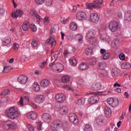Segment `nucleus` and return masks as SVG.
<instances>
[{
    "mask_svg": "<svg viewBox=\"0 0 131 131\" xmlns=\"http://www.w3.org/2000/svg\"><path fill=\"white\" fill-rule=\"evenodd\" d=\"M107 104L112 107H117L119 105V101L117 98H109L107 100Z\"/></svg>",
    "mask_w": 131,
    "mask_h": 131,
    "instance_id": "39448f33",
    "label": "nucleus"
},
{
    "mask_svg": "<svg viewBox=\"0 0 131 131\" xmlns=\"http://www.w3.org/2000/svg\"><path fill=\"white\" fill-rule=\"evenodd\" d=\"M19 46L18 45V43H14L13 49H14V50H18V49H19Z\"/></svg>",
    "mask_w": 131,
    "mask_h": 131,
    "instance_id": "6e6d98bb",
    "label": "nucleus"
},
{
    "mask_svg": "<svg viewBox=\"0 0 131 131\" xmlns=\"http://www.w3.org/2000/svg\"><path fill=\"white\" fill-rule=\"evenodd\" d=\"M45 3V0H35V4L36 5H42Z\"/></svg>",
    "mask_w": 131,
    "mask_h": 131,
    "instance_id": "de8ad7c7",
    "label": "nucleus"
},
{
    "mask_svg": "<svg viewBox=\"0 0 131 131\" xmlns=\"http://www.w3.org/2000/svg\"><path fill=\"white\" fill-rule=\"evenodd\" d=\"M10 128H12V129H15L17 127V125L15 123H13L12 121H10V123H9Z\"/></svg>",
    "mask_w": 131,
    "mask_h": 131,
    "instance_id": "ea45409f",
    "label": "nucleus"
},
{
    "mask_svg": "<svg viewBox=\"0 0 131 131\" xmlns=\"http://www.w3.org/2000/svg\"><path fill=\"white\" fill-rule=\"evenodd\" d=\"M79 69L82 71L86 70V69H89V66L85 64V63L83 62L79 64Z\"/></svg>",
    "mask_w": 131,
    "mask_h": 131,
    "instance_id": "c85d7f7f",
    "label": "nucleus"
},
{
    "mask_svg": "<svg viewBox=\"0 0 131 131\" xmlns=\"http://www.w3.org/2000/svg\"><path fill=\"white\" fill-rule=\"evenodd\" d=\"M96 123L98 125H102L103 124V118L101 117H98V118L96 119Z\"/></svg>",
    "mask_w": 131,
    "mask_h": 131,
    "instance_id": "4c0bfd02",
    "label": "nucleus"
},
{
    "mask_svg": "<svg viewBox=\"0 0 131 131\" xmlns=\"http://www.w3.org/2000/svg\"><path fill=\"white\" fill-rule=\"evenodd\" d=\"M122 69H129L131 67V64L129 62H125L121 65Z\"/></svg>",
    "mask_w": 131,
    "mask_h": 131,
    "instance_id": "7c9ffc66",
    "label": "nucleus"
},
{
    "mask_svg": "<svg viewBox=\"0 0 131 131\" xmlns=\"http://www.w3.org/2000/svg\"><path fill=\"white\" fill-rule=\"evenodd\" d=\"M100 53L102 54V55H104L107 53V51H106L105 49H100Z\"/></svg>",
    "mask_w": 131,
    "mask_h": 131,
    "instance_id": "680f3d73",
    "label": "nucleus"
},
{
    "mask_svg": "<svg viewBox=\"0 0 131 131\" xmlns=\"http://www.w3.org/2000/svg\"><path fill=\"white\" fill-rule=\"evenodd\" d=\"M55 99L57 103H63L66 101V96L63 93H59L55 95Z\"/></svg>",
    "mask_w": 131,
    "mask_h": 131,
    "instance_id": "423d86ee",
    "label": "nucleus"
},
{
    "mask_svg": "<svg viewBox=\"0 0 131 131\" xmlns=\"http://www.w3.org/2000/svg\"><path fill=\"white\" fill-rule=\"evenodd\" d=\"M47 42L49 43V45H51L52 48L53 46H56V40H55V39H54V37H51L48 39H47Z\"/></svg>",
    "mask_w": 131,
    "mask_h": 131,
    "instance_id": "bb28decb",
    "label": "nucleus"
},
{
    "mask_svg": "<svg viewBox=\"0 0 131 131\" xmlns=\"http://www.w3.org/2000/svg\"><path fill=\"white\" fill-rule=\"evenodd\" d=\"M69 119L71 122H72L74 124H78L79 122V120H78V117L74 113H71L69 114Z\"/></svg>",
    "mask_w": 131,
    "mask_h": 131,
    "instance_id": "0eeeda50",
    "label": "nucleus"
},
{
    "mask_svg": "<svg viewBox=\"0 0 131 131\" xmlns=\"http://www.w3.org/2000/svg\"><path fill=\"white\" fill-rule=\"evenodd\" d=\"M90 104H96V102L99 101V97L97 95L91 96L88 100Z\"/></svg>",
    "mask_w": 131,
    "mask_h": 131,
    "instance_id": "dca6fc26",
    "label": "nucleus"
},
{
    "mask_svg": "<svg viewBox=\"0 0 131 131\" xmlns=\"http://www.w3.org/2000/svg\"><path fill=\"white\" fill-rule=\"evenodd\" d=\"M63 88L66 89V90H67L68 91H71L72 89H71V87L68 85H64Z\"/></svg>",
    "mask_w": 131,
    "mask_h": 131,
    "instance_id": "4d7b16f0",
    "label": "nucleus"
},
{
    "mask_svg": "<svg viewBox=\"0 0 131 131\" xmlns=\"http://www.w3.org/2000/svg\"><path fill=\"white\" fill-rule=\"evenodd\" d=\"M124 19L127 22L131 21V11H127L124 14Z\"/></svg>",
    "mask_w": 131,
    "mask_h": 131,
    "instance_id": "4be33fe9",
    "label": "nucleus"
},
{
    "mask_svg": "<svg viewBox=\"0 0 131 131\" xmlns=\"http://www.w3.org/2000/svg\"><path fill=\"white\" fill-rule=\"evenodd\" d=\"M28 80V77L25 75L19 76L18 78V81L21 84H25Z\"/></svg>",
    "mask_w": 131,
    "mask_h": 131,
    "instance_id": "9b49d317",
    "label": "nucleus"
},
{
    "mask_svg": "<svg viewBox=\"0 0 131 131\" xmlns=\"http://www.w3.org/2000/svg\"><path fill=\"white\" fill-rule=\"evenodd\" d=\"M68 54H69V52L68 51V50H64V56L66 57V56H67Z\"/></svg>",
    "mask_w": 131,
    "mask_h": 131,
    "instance_id": "338daca9",
    "label": "nucleus"
},
{
    "mask_svg": "<svg viewBox=\"0 0 131 131\" xmlns=\"http://www.w3.org/2000/svg\"><path fill=\"white\" fill-rule=\"evenodd\" d=\"M50 85V81L48 79H43L40 82V85L43 88L49 86Z\"/></svg>",
    "mask_w": 131,
    "mask_h": 131,
    "instance_id": "a878e982",
    "label": "nucleus"
},
{
    "mask_svg": "<svg viewBox=\"0 0 131 131\" xmlns=\"http://www.w3.org/2000/svg\"><path fill=\"white\" fill-rule=\"evenodd\" d=\"M11 70V68L10 67H5L3 70L4 73H8Z\"/></svg>",
    "mask_w": 131,
    "mask_h": 131,
    "instance_id": "37998d69",
    "label": "nucleus"
},
{
    "mask_svg": "<svg viewBox=\"0 0 131 131\" xmlns=\"http://www.w3.org/2000/svg\"><path fill=\"white\" fill-rule=\"evenodd\" d=\"M10 123H11V121H8L6 122V124L4 125V128L5 130H8V129H10V128H11Z\"/></svg>",
    "mask_w": 131,
    "mask_h": 131,
    "instance_id": "c9c22d12",
    "label": "nucleus"
},
{
    "mask_svg": "<svg viewBox=\"0 0 131 131\" xmlns=\"http://www.w3.org/2000/svg\"><path fill=\"white\" fill-rule=\"evenodd\" d=\"M117 16H118L119 18H122V13H121V12H118L117 13Z\"/></svg>",
    "mask_w": 131,
    "mask_h": 131,
    "instance_id": "0e129e2a",
    "label": "nucleus"
},
{
    "mask_svg": "<svg viewBox=\"0 0 131 131\" xmlns=\"http://www.w3.org/2000/svg\"><path fill=\"white\" fill-rule=\"evenodd\" d=\"M103 60H108L110 57V53L106 52L105 54L102 55Z\"/></svg>",
    "mask_w": 131,
    "mask_h": 131,
    "instance_id": "58836bf2",
    "label": "nucleus"
},
{
    "mask_svg": "<svg viewBox=\"0 0 131 131\" xmlns=\"http://www.w3.org/2000/svg\"><path fill=\"white\" fill-rule=\"evenodd\" d=\"M55 67H56V68H57V71L59 72H62V71H63V70L64 69V67L60 63H57L55 64Z\"/></svg>",
    "mask_w": 131,
    "mask_h": 131,
    "instance_id": "cd10ccee",
    "label": "nucleus"
},
{
    "mask_svg": "<svg viewBox=\"0 0 131 131\" xmlns=\"http://www.w3.org/2000/svg\"><path fill=\"white\" fill-rule=\"evenodd\" d=\"M5 113L8 117L10 119H15V118L19 117L20 115L18 108L15 107H11L8 108L6 110Z\"/></svg>",
    "mask_w": 131,
    "mask_h": 131,
    "instance_id": "f257e3e1",
    "label": "nucleus"
},
{
    "mask_svg": "<svg viewBox=\"0 0 131 131\" xmlns=\"http://www.w3.org/2000/svg\"><path fill=\"white\" fill-rule=\"evenodd\" d=\"M92 52L93 49H90V48H88L85 50V53L86 54V55H88V56H89V55H92Z\"/></svg>",
    "mask_w": 131,
    "mask_h": 131,
    "instance_id": "a18cd8bd",
    "label": "nucleus"
},
{
    "mask_svg": "<svg viewBox=\"0 0 131 131\" xmlns=\"http://www.w3.org/2000/svg\"><path fill=\"white\" fill-rule=\"evenodd\" d=\"M96 35V31L95 30H90L87 33V37L88 38H93Z\"/></svg>",
    "mask_w": 131,
    "mask_h": 131,
    "instance_id": "b1692460",
    "label": "nucleus"
},
{
    "mask_svg": "<svg viewBox=\"0 0 131 131\" xmlns=\"http://www.w3.org/2000/svg\"><path fill=\"white\" fill-rule=\"evenodd\" d=\"M103 4V0H96L94 1V3H86V7L90 10H94V9H101V7Z\"/></svg>",
    "mask_w": 131,
    "mask_h": 131,
    "instance_id": "f03ea898",
    "label": "nucleus"
},
{
    "mask_svg": "<svg viewBox=\"0 0 131 131\" xmlns=\"http://www.w3.org/2000/svg\"><path fill=\"white\" fill-rule=\"evenodd\" d=\"M84 102H85L84 98H80L78 100L77 104L79 105H83V104H84Z\"/></svg>",
    "mask_w": 131,
    "mask_h": 131,
    "instance_id": "a19ab883",
    "label": "nucleus"
},
{
    "mask_svg": "<svg viewBox=\"0 0 131 131\" xmlns=\"http://www.w3.org/2000/svg\"><path fill=\"white\" fill-rule=\"evenodd\" d=\"M70 28L71 30L75 31L77 29V25L75 23H72L70 24Z\"/></svg>",
    "mask_w": 131,
    "mask_h": 131,
    "instance_id": "f704fd0d",
    "label": "nucleus"
},
{
    "mask_svg": "<svg viewBox=\"0 0 131 131\" xmlns=\"http://www.w3.org/2000/svg\"><path fill=\"white\" fill-rule=\"evenodd\" d=\"M69 62L72 66H76L77 65V61L74 57H71L69 60Z\"/></svg>",
    "mask_w": 131,
    "mask_h": 131,
    "instance_id": "473e14b6",
    "label": "nucleus"
},
{
    "mask_svg": "<svg viewBox=\"0 0 131 131\" xmlns=\"http://www.w3.org/2000/svg\"><path fill=\"white\" fill-rule=\"evenodd\" d=\"M115 92L117 93H121V89L120 88H117L115 89Z\"/></svg>",
    "mask_w": 131,
    "mask_h": 131,
    "instance_id": "774afa93",
    "label": "nucleus"
},
{
    "mask_svg": "<svg viewBox=\"0 0 131 131\" xmlns=\"http://www.w3.org/2000/svg\"><path fill=\"white\" fill-rule=\"evenodd\" d=\"M23 15V11L21 10H17L16 12L12 14V18H14V19H17L18 17H22Z\"/></svg>",
    "mask_w": 131,
    "mask_h": 131,
    "instance_id": "f8f14e48",
    "label": "nucleus"
},
{
    "mask_svg": "<svg viewBox=\"0 0 131 131\" xmlns=\"http://www.w3.org/2000/svg\"><path fill=\"white\" fill-rule=\"evenodd\" d=\"M19 104L20 105V106H24L23 97L20 98V99L19 102Z\"/></svg>",
    "mask_w": 131,
    "mask_h": 131,
    "instance_id": "052dcab7",
    "label": "nucleus"
},
{
    "mask_svg": "<svg viewBox=\"0 0 131 131\" xmlns=\"http://www.w3.org/2000/svg\"><path fill=\"white\" fill-rule=\"evenodd\" d=\"M84 131H92V127L90 125L86 124L84 128Z\"/></svg>",
    "mask_w": 131,
    "mask_h": 131,
    "instance_id": "79ce46f5",
    "label": "nucleus"
},
{
    "mask_svg": "<svg viewBox=\"0 0 131 131\" xmlns=\"http://www.w3.org/2000/svg\"><path fill=\"white\" fill-rule=\"evenodd\" d=\"M76 18L78 20H79L80 21L81 20H83L84 19H85L86 18V13L84 12H78L77 14Z\"/></svg>",
    "mask_w": 131,
    "mask_h": 131,
    "instance_id": "4468645a",
    "label": "nucleus"
},
{
    "mask_svg": "<svg viewBox=\"0 0 131 131\" xmlns=\"http://www.w3.org/2000/svg\"><path fill=\"white\" fill-rule=\"evenodd\" d=\"M61 82L63 83H68V82H70V76L65 75L63 76L61 78Z\"/></svg>",
    "mask_w": 131,
    "mask_h": 131,
    "instance_id": "5701e85b",
    "label": "nucleus"
},
{
    "mask_svg": "<svg viewBox=\"0 0 131 131\" xmlns=\"http://www.w3.org/2000/svg\"><path fill=\"white\" fill-rule=\"evenodd\" d=\"M118 71H119L117 69H113L111 72V76L113 77H117L119 74Z\"/></svg>",
    "mask_w": 131,
    "mask_h": 131,
    "instance_id": "2f4dec72",
    "label": "nucleus"
},
{
    "mask_svg": "<svg viewBox=\"0 0 131 131\" xmlns=\"http://www.w3.org/2000/svg\"><path fill=\"white\" fill-rule=\"evenodd\" d=\"M5 13V10L3 8H0V15H3Z\"/></svg>",
    "mask_w": 131,
    "mask_h": 131,
    "instance_id": "69168bd1",
    "label": "nucleus"
},
{
    "mask_svg": "<svg viewBox=\"0 0 131 131\" xmlns=\"http://www.w3.org/2000/svg\"><path fill=\"white\" fill-rule=\"evenodd\" d=\"M90 19L91 21L92 22H94V23H96V22H98L99 18V15L97 13H92L90 15Z\"/></svg>",
    "mask_w": 131,
    "mask_h": 131,
    "instance_id": "2eb2a0df",
    "label": "nucleus"
},
{
    "mask_svg": "<svg viewBox=\"0 0 131 131\" xmlns=\"http://www.w3.org/2000/svg\"><path fill=\"white\" fill-rule=\"evenodd\" d=\"M33 89L36 92H39V91L40 90V87L39 86V84H38V83H34V84H33Z\"/></svg>",
    "mask_w": 131,
    "mask_h": 131,
    "instance_id": "72a5a7b5",
    "label": "nucleus"
},
{
    "mask_svg": "<svg viewBox=\"0 0 131 131\" xmlns=\"http://www.w3.org/2000/svg\"><path fill=\"white\" fill-rule=\"evenodd\" d=\"M104 113L106 117H110L111 116V114H112L111 108L109 106H105L104 107Z\"/></svg>",
    "mask_w": 131,
    "mask_h": 131,
    "instance_id": "f3484780",
    "label": "nucleus"
},
{
    "mask_svg": "<svg viewBox=\"0 0 131 131\" xmlns=\"http://www.w3.org/2000/svg\"><path fill=\"white\" fill-rule=\"evenodd\" d=\"M45 101V96L42 95H37L35 97V101L37 104L43 102Z\"/></svg>",
    "mask_w": 131,
    "mask_h": 131,
    "instance_id": "ddd939ff",
    "label": "nucleus"
},
{
    "mask_svg": "<svg viewBox=\"0 0 131 131\" xmlns=\"http://www.w3.org/2000/svg\"><path fill=\"white\" fill-rule=\"evenodd\" d=\"M10 94V90H5L3 92H2V96H6L7 95H9Z\"/></svg>",
    "mask_w": 131,
    "mask_h": 131,
    "instance_id": "09e8293b",
    "label": "nucleus"
},
{
    "mask_svg": "<svg viewBox=\"0 0 131 131\" xmlns=\"http://www.w3.org/2000/svg\"><path fill=\"white\" fill-rule=\"evenodd\" d=\"M43 22L45 24H48L49 22H50V20L49 19V17H45L43 20Z\"/></svg>",
    "mask_w": 131,
    "mask_h": 131,
    "instance_id": "5fc2aeb1",
    "label": "nucleus"
},
{
    "mask_svg": "<svg viewBox=\"0 0 131 131\" xmlns=\"http://www.w3.org/2000/svg\"><path fill=\"white\" fill-rule=\"evenodd\" d=\"M69 111V108L68 107V106H61L58 109V111L61 115H66V114H67V113H68Z\"/></svg>",
    "mask_w": 131,
    "mask_h": 131,
    "instance_id": "9d476101",
    "label": "nucleus"
},
{
    "mask_svg": "<svg viewBox=\"0 0 131 131\" xmlns=\"http://www.w3.org/2000/svg\"><path fill=\"white\" fill-rule=\"evenodd\" d=\"M32 46L33 48H36L37 47V41L34 40L32 42Z\"/></svg>",
    "mask_w": 131,
    "mask_h": 131,
    "instance_id": "8fccbe9b",
    "label": "nucleus"
},
{
    "mask_svg": "<svg viewBox=\"0 0 131 131\" xmlns=\"http://www.w3.org/2000/svg\"><path fill=\"white\" fill-rule=\"evenodd\" d=\"M27 117L29 119H35L37 117V114L34 112H31L28 113Z\"/></svg>",
    "mask_w": 131,
    "mask_h": 131,
    "instance_id": "aec40b11",
    "label": "nucleus"
},
{
    "mask_svg": "<svg viewBox=\"0 0 131 131\" xmlns=\"http://www.w3.org/2000/svg\"><path fill=\"white\" fill-rule=\"evenodd\" d=\"M30 106L34 108V109H36V108H37V106H36V104H35V103H31L30 104Z\"/></svg>",
    "mask_w": 131,
    "mask_h": 131,
    "instance_id": "e2e57ef3",
    "label": "nucleus"
},
{
    "mask_svg": "<svg viewBox=\"0 0 131 131\" xmlns=\"http://www.w3.org/2000/svg\"><path fill=\"white\" fill-rule=\"evenodd\" d=\"M101 88H102V84L100 82H97L95 84H93L92 85L91 89L93 91H99V90H101Z\"/></svg>",
    "mask_w": 131,
    "mask_h": 131,
    "instance_id": "a211bd4d",
    "label": "nucleus"
},
{
    "mask_svg": "<svg viewBox=\"0 0 131 131\" xmlns=\"http://www.w3.org/2000/svg\"><path fill=\"white\" fill-rule=\"evenodd\" d=\"M37 128L38 129V130H41V123L40 122H38L37 124Z\"/></svg>",
    "mask_w": 131,
    "mask_h": 131,
    "instance_id": "603ef678",
    "label": "nucleus"
},
{
    "mask_svg": "<svg viewBox=\"0 0 131 131\" xmlns=\"http://www.w3.org/2000/svg\"><path fill=\"white\" fill-rule=\"evenodd\" d=\"M30 27L34 32H35L37 30V28H36V26L34 24H31Z\"/></svg>",
    "mask_w": 131,
    "mask_h": 131,
    "instance_id": "49530a36",
    "label": "nucleus"
},
{
    "mask_svg": "<svg viewBox=\"0 0 131 131\" xmlns=\"http://www.w3.org/2000/svg\"><path fill=\"white\" fill-rule=\"evenodd\" d=\"M63 126V123L60 120H56L51 125V128L53 130H58L59 128H61Z\"/></svg>",
    "mask_w": 131,
    "mask_h": 131,
    "instance_id": "7ed1b4c3",
    "label": "nucleus"
},
{
    "mask_svg": "<svg viewBox=\"0 0 131 131\" xmlns=\"http://www.w3.org/2000/svg\"><path fill=\"white\" fill-rule=\"evenodd\" d=\"M42 118L45 122L50 123L52 121V116L48 113L43 114L42 115Z\"/></svg>",
    "mask_w": 131,
    "mask_h": 131,
    "instance_id": "1a4fd4ad",
    "label": "nucleus"
},
{
    "mask_svg": "<svg viewBox=\"0 0 131 131\" xmlns=\"http://www.w3.org/2000/svg\"><path fill=\"white\" fill-rule=\"evenodd\" d=\"M119 58L122 60L123 61V60H124V59H125V55L123 54H120L119 56Z\"/></svg>",
    "mask_w": 131,
    "mask_h": 131,
    "instance_id": "864d4df0",
    "label": "nucleus"
},
{
    "mask_svg": "<svg viewBox=\"0 0 131 131\" xmlns=\"http://www.w3.org/2000/svg\"><path fill=\"white\" fill-rule=\"evenodd\" d=\"M30 14L31 15V16H34L35 17H36L37 20H41V17L40 16H39V15H38V13H37V12L35 11H32L30 12Z\"/></svg>",
    "mask_w": 131,
    "mask_h": 131,
    "instance_id": "c756f323",
    "label": "nucleus"
},
{
    "mask_svg": "<svg viewBox=\"0 0 131 131\" xmlns=\"http://www.w3.org/2000/svg\"><path fill=\"white\" fill-rule=\"evenodd\" d=\"M108 28L112 32H115L119 28V24L116 21H111L108 25Z\"/></svg>",
    "mask_w": 131,
    "mask_h": 131,
    "instance_id": "20e7f679",
    "label": "nucleus"
},
{
    "mask_svg": "<svg viewBox=\"0 0 131 131\" xmlns=\"http://www.w3.org/2000/svg\"><path fill=\"white\" fill-rule=\"evenodd\" d=\"M45 5L49 7V6H51L52 4H53V1L52 0H45Z\"/></svg>",
    "mask_w": 131,
    "mask_h": 131,
    "instance_id": "c03bdc74",
    "label": "nucleus"
},
{
    "mask_svg": "<svg viewBox=\"0 0 131 131\" xmlns=\"http://www.w3.org/2000/svg\"><path fill=\"white\" fill-rule=\"evenodd\" d=\"M79 36H80V38L78 39V41L79 42V43H82L83 37H82V36H81V35H79Z\"/></svg>",
    "mask_w": 131,
    "mask_h": 131,
    "instance_id": "13d9d810",
    "label": "nucleus"
},
{
    "mask_svg": "<svg viewBox=\"0 0 131 131\" xmlns=\"http://www.w3.org/2000/svg\"><path fill=\"white\" fill-rule=\"evenodd\" d=\"M120 46V43L119 42V40L115 39L112 42L111 47L113 49H117Z\"/></svg>",
    "mask_w": 131,
    "mask_h": 131,
    "instance_id": "412c9836",
    "label": "nucleus"
},
{
    "mask_svg": "<svg viewBox=\"0 0 131 131\" xmlns=\"http://www.w3.org/2000/svg\"><path fill=\"white\" fill-rule=\"evenodd\" d=\"M100 73L104 77H106V76H108V74H109L108 71H107L105 69L101 70V71H100Z\"/></svg>",
    "mask_w": 131,
    "mask_h": 131,
    "instance_id": "e433bc0d",
    "label": "nucleus"
},
{
    "mask_svg": "<svg viewBox=\"0 0 131 131\" xmlns=\"http://www.w3.org/2000/svg\"><path fill=\"white\" fill-rule=\"evenodd\" d=\"M97 66L99 69L101 70L102 69H105V68L107 67V63L104 61L99 62L98 63Z\"/></svg>",
    "mask_w": 131,
    "mask_h": 131,
    "instance_id": "393cba45",
    "label": "nucleus"
},
{
    "mask_svg": "<svg viewBox=\"0 0 131 131\" xmlns=\"http://www.w3.org/2000/svg\"><path fill=\"white\" fill-rule=\"evenodd\" d=\"M29 27H30L29 21L26 20L25 21L22 26V29L24 31H27L29 30Z\"/></svg>",
    "mask_w": 131,
    "mask_h": 131,
    "instance_id": "6ab92c4d",
    "label": "nucleus"
},
{
    "mask_svg": "<svg viewBox=\"0 0 131 131\" xmlns=\"http://www.w3.org/2000/svg\"><path fill=\"white\" fill-rule=\"evenodd\" d=\"M89 62L90 65H96V60L91 59H90Z\"/></svg>",
    "mask_w": 131,
    "mask_h": 131,
    "instance_id": "3c124183",
    "label": "nucleus"
},
{
    "mask_svg": "<svg viewBox=\"0 0 131 131\" xmlns=\"http://www.w3.org/2000/svg\"><path fill=\"white\" fill-rule=\"evenodd\" d=\"M11 41L12 39H11V37L6 36L3 38L2 40V45L5 47H10V45H11Z\"/></svg>",
    "mask_w": 131,
    "mask_h": 131,
    "instance_id": "6e6552de",
    "label": "nucleus"
},
{
    "mask_svg": "<svg viewBox=\"0 0 131 131\" xmlns=\"http://www.w3.org/2000/svg\"><path fill=\"white\" fill-rule=\"evenodd\" d=\"M54 32H56V28H55V27H52L50 30V33L52 34V33H54Z\"/></svg>",
    "mask_w": 131,
    "mask_h": 131,
    "instance_id": "bf43d9fd",
    "label": "nucleus"
}]
</instances>
